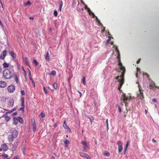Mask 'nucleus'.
<instances>
[{"label":"nucleus","instance_id":"1","mask_svg":"<svg viewBox=\"0 0 159 159\" xmlns=\"http://www.w3.org/2000/svg\"><path fill=\"white\" fill-rule=\"evenodd\" d=\"M3 76L5 79L10 80L13 77V75L11 72L8 69H6L3 71Z\"/></svg>","mask_w":159,"mask_h":159},{"label":"nucleus","instance_id":"2","mask_svg":"<svg viewBox=\"0 0 159 159\" xmlns=\"http://www.w3.org/2000/svg\"><path fill=\"white\" fill-rule=\"evenodd\" d=\"M130 98H131L129 96H127L125 94L123 93L121 96L120 100L122 102V103H124L126 106L127 104L126 101H129Z\"/></svg>","mask_w":159,"mask_h":159},{"label":"nucleus","instance_id":"3","mask_svg":"<svg viewBox=\"0 0 159 159\" xmlns=\"http://www.w3.org/2000/svg\"><path fill=\"white\" fill-rule=\"evenodd\" d=\"M115 50H116V52L117 54V58L118 59V61L119 62L118 65L120 66H122L123 65H122V63L121 62V61H120V52H119V50H118V49L117 47L116 46H115Z\"/></svg>","mask_w":159,"mask_h":159},{"label":"nucleus","instance_id":"4","mask_svg":"<svg viewBox=\"0 0 159 159\" xmlns=\"http://www.w3.org/2000/svg\"><path fill=\"white\" fill-rule=\"evenodd\" d=\"M143 91L140 88H139V93H138V97L139 98L142 100L144 97L143 94Z\"/></svg>","mask_w":159,"mask_h":159},{"label":"nucleus","instance_id":"5","mask_svg":"<svg viewBox=\"0 0 159 159\" xmlns=\"http://www.w3.org/2000/svg\"><path fill=\"white\" fill-rule=\"evenodd\" d=\"M8 91L10 93H12L15 90V87L12 84L9 85L7 88Z\"/></svg>","mask_w":159,"mask_h":159},{"label":"nucleus","instance_id":"6","mask_svg":"<svg viewBox=\"0 0 159 159\" xmlns=\"http://www.w3.org/2000/svg\"><path fill=\"white\" fill-rule=\"evenodd\" d=\"M81 143L84 146L83 148L84 151L85 152L87 151L88 149H89V148L87 142L85 141H82Z\"/></svg>","mask_w":159,"mask_h":159},{"label":"nucleus","instance_id":"7","mask_svg":"<svg viewBox=\"0 0 159 159\" xmlns=\"http://www.w3.org/2000/svg\"><path fill=\"white\" fill-rule=\"evenodd\" d=\"M79 154L82 157H85L87 159H91V157L88 154L83 153L82 152H80Z\"/></svg>","mask_w":159,"mask_h":159},{"label":"nucleus","instance_id":"8","mask_svg":"<svg viewBox=\"0 0 159 159\" xmlns=\"http://www.w3.org/2000/svg\"><path fill=\"white\" fill-rule=\"evenodd\" d=\"M117 144L118 145V151L119 153H120L123 150L122 145L120 141H118Z\"/></svg>","mask_w":159,"mask_h":159},{"label":"nucleus","instance_id":"9","mask_svg":"<svg viewBox=\"0 0 159 159\" xmlns=\"http://www.w3.org/2000/svg\"><path fill=\"white\" fill-rule=\"evenodd\" d=\"M1 148H2L3 151H7L8 149V147L6 143L2 144L1 145Z\"/></svg>","mask_w":159,"mask_h":159},{"label":"nucleus","instance_id":"10","mask_svg":"<svg viewBox=\"0 0 159 159\" xmlns=\"http://www.w3.org/2000/svg\"><path fill=\"white\" fill-rule=\"evenodd\" d=\"M18 131L17 130L14 129L12 131L11 135L13 137L16 138L18 136Z\"/></svg>","mask_w":159,"mask_h":159},{"label":"nucleus","instance_id":"11","mask_svg":"<svg viewBox=\"0 0 159 159\" xmlns=\"http://www.w3.org/2000/svg\"><path fill=\"white\" fill-rule=\"evenodd\" d=\"M7 55V52L6 50L3 51L1 54V55L0 56V59H3Z\"/></svg>","mask_w":159,"mask_h":159},{"label":"nucleus","instance_id":"12","mask_svg":"<svg viewBox=\"0 0 159 159\" xmlns=\"http://www.w3.org/2000/svg\"><path fill=\"white\" fill-rule=\"evenodd\" d=\"M88 11V12L89 15H92L93 16V18H96V19L98 21H99V20L98 19V17L95 16L94 14L92 12L91 10L89 8L88 9V10H87Z\"/></svg>","mask_w":159,"mask_h":159},{"label":"nucleus","instance_id":"13","mask_svg":"<svg viewBox=\"0 0 159 159\" xmlns=\"http://www.w3.org/2000/svg\"><path fill=\"white\" fill-rule=\"evenodd\" d=\"M32 125L33 126V131L34 132H35L36 131V125L35 124V121L34 119L33 120H32Z\"/></svg>","mask_w":159,"mask_h":159},{"label":"nucleus","instance_id":"14","mask_svg":"<svg viewBox=\"0 0 159 159\" xmlns=\"http://www.w3.org/2000/svg\"><path fill=\"white\" fill-rule=\"evenodd\" d=\"M7 86L6 83L4 81H0V87L2 88L6 87Z\"/></svg>","mask_w":159,"mask_h":159},{"label":"nucleus","instance_id":"15","mask_svg":"<svg viewBox=\"0 0 159 159\" xmlns=\"http://www.w3.org/2000/svg\"><path fill=\"white\" fill-rule=\"evenodd\" d=\"M14 145V144H13L12 143L10 144V147L12 149V150L10 149V151L12 153H13V150L15 151L16 149Z\"/></svg>","mask_w":159,"mask_h":159},{"label":"nucleus","instance_id":"16","mask_svg":"<svg viewBox=\"0 0 159 159\" xmlns=\"http://www.w3.org/2000/svg\"><path fill=\"white\" fill-rule=\"evenodd\" d=\"M119 83V85L118 87V89L120 90L123 84L124 83V80L122 79L121 80H120Z\"/></svg>","mask_w":159,"mask_h":159},{"label":"nucleus","instance_id":"17","mask_svg":"<svg viewBox=\"0 0 159 159\" xmlns=\"http://www.w3.org/2000/svg\"><path fill=\"white\" fill-rule=\"evenodd\" d=\"M14 100H10L8 102V107H13L14 104Z\"/></svg>","mask_w":159,"mask_h":159},{"label":"nucleus","instance_id":"18","mask_svg":"<svg viewBox=\"0 0 159 159\" xmlns=\"http://www.w3.org/2000/svg\"><path fill=\"white\" fill-rule=\"evenodd\" d=\"M120 69L122 71L121 73V75H123L124 76V74L125 71V67L123 66H120Z\"/></svg>","mask_w":159,"mask_h":159},{"label":"nucleus","instance_id":"19","mask_svg":"<svg viewBox=\"0 0 159 159\" xmlns=\"http://www.w3.org/2000/svg\"><path fill=\"white\" fill-rule=\"evenodd\" d=\"M63 126L65 129H68L70 132H71V129L66 124V122L65 120H64V124L63 125Z\"/></svg>","mask_w":159,"mask_h":159},{"label":"nucleus","instance_id":"20","mask_svg":"<svg viewBox=\"0 0 159 159\" xmlns=\"http://www.w3.org/2000/svg\"><path fill=\"white\" fill-rule=\"evenodd\" d=\"M123 79L124 80V76L123 75H122L121 74V75L120 76H117L116 78V80H118V81L120 82V80H121L122 79Z\"/></svg>","mask_w":159,"mask_h":159},{"label":"nucleus","instance_id":"21","mask_svg":"<svg viewBox=\"0 0 159 159\" xmlns=\"http://www.w3.org/2000/svg\"><path fill=\"white\" fill-rule=\"evenodd\" d=\"M14 77V79L15 81H16V83L18 84V78L17 77V75L16 74L14 73L13 75V76Z\"/></svg>","mask_w":159,"mask_h":159},{"label":"nucleus","instance_id":"22","mask_svg":"<svg viewBox=\"0 0 159 159\" xmlns=\"http://www.w3.org/2000/svg\"><path fill=\"white\" fill-rule=\"evenodd\" d=\"M2 156L3 159H9L10 158L7 154L5 153L2 154Z\"/></svg>","mask_w":159,"mask_h":159},{"label":"nucleus","instance_id":"23","mask_svg":"<svg viewBox=\"0 0 159 159\" xmlns=\"http://www.w3.org/2000/svg\"><path fill=\"white\" fill-rule=\"evenodd\" d=\"M44 57L45 58L46 60L47 61H49L50 56L48 52H47L46 55L44 56Z\"/></svg>","mask_w":159,"mask_h":159},{"label":"nucleus","instance_id":"24","mask_svg":"<svg viewBox=\"0 0 159 159\" xmlns=\"http://www.w3.org/2000/svg\"><path fill=\"white\" fill-rule=\"evenodd\" d=\"M15 137H13V136L11 135H9L8 136V140L9 142H12L13 141L14 138Z\"/></svg>","mask_w":159,"mask_h":159},{"label":"nucleus","instance_id":"25","mask_svg":"<svg viewBox=\"0 0 159 159\" xmlns=\"http://www.w3.org/2000/svg\"><path fill=\"white\" fill-rule=\"evenodd\" d=\"M10 64L8 63H7L6 62H4L2 64L3 67V68H7L9 67Z\"/></svg>","mask_w":159,"mask_h":159},{"label":"nucleus","instance_id":"26","mask_svg":"<svg viewBox=\"0 0 159 159\" xmlns=\"http://www.w3.org/2000/svg\"><path fill=\"white\" fill-rule=\"evenodd\" d=\"M25 61L26 65L28 66H30V63L27 57H25Z\"/></svg>","mask_w":159,"mask_h":159},{"label":"nucleus","instance_id":"27","mask_svg":"<svg viewBox=\"0 0 159 159\" xmlns=\"http://www.w3.org/2000/svg\"><path fill=\"white\" fill-rule=\"evenodd\" d=\"M85 77H82V81L84 85H85L86 84V82H85Z\"/></svg>","mask_w":159,"mask_h":159},{"label":"nucleus","instance_id":"28","mask_svg":"<svg viewBox=\"0 0 159 159\" xmlns=\"http://www.w3.org/2000/svg\"><path fill=\"white\" fill-rule=\"evenodd\" d=\"M31 4V2L29 1H28L26 3H24V6H26L28 5L30 6V5Z\"/></svg>","mask_w":159,"mask_h":159},{"label":"nucleus","instance_id":"29","mask_svg":"<svg viewBox=\"0 0 159 159\" xmlns=\"http://www.w3.org/2000/svg\"><path fill=\"white\" fill-rule=\"evenodd\" d=\"M10 54L11 56V57H13V58H15L16 57V56L15 55L14 53L12 51H11L10 52Z\"/></svg>","mask_w":159,"mask_h":159},{"label":"nucleus","instance_id":"30","mask_svg":"<svg viewBox=\"0 0 159 159\" xmlns=\"http://www.w3.org/2000/svg\"><path fill=\"white\" fill-rule=\"evenodd\" d=\"M129 141H127L126 142V146H125V152H126V151L127 149V148L129 146Z\"/></svg>","mask_w":159,"mask_h":159},{"label":"nucleus","instance_id":"31","mask_svg":"<svg viewBox=\"0 0 159 159\" xmlns=\"http://www.w3.org/2000/svg\"><path fill=\"white\" fill-rule=\"evenodd\" d=\"M61 4L60 5V7H59V10L60 11H61L62 7V5H63V3H62V1H61Z\"/></svg>","mask_w":159,"mask_h":159},{"label":"nucleus","instance_id":"32","mask_svg":"<svg viewBox=\"0 0 159 159\" xmlns=\"http://www.w3.org/2000/svg\"><path fill=\"white\" fill-rule=\"evenodd\" d=\"M19 121L20 123H23V119L21 117H18Z\"/></svg>","mask_w":159,"mask_h":159},{"label":"nucleus","instance_id":"33","mask_svg":"<svg viewBox=\"0 0 159 159\" xmlns=\"http://www.w3.org/2000/svg\"><path fill=\"white\" fill-rule=\"evenodd\" d=\"M53 88L55 89H57V83H55L53 85Z\"/></svg>","mask_w":159,"mask_h":159},{"label":"nucleus","instance_id":"34","mask_svg":"<svg viewBox=\"0 0 159 159\" xmlns=\"http://www.w3.org/2000/svg\"><path fill=\"white\" fill-rule=\"evenodd\" d=\"M104 155L107 157H109L110 155V153L109 152H106L104 153Z\"/></svg>","mask_w":159,"mask_h":159},{"label":"nucleus","instance_id":"35","mask_svg":"<svg viewBox=\"0 0 159 159\" xmlns=\"http://www.w3.org/2000/svg\"><path fill=\"white\" fill-rule=\"evenodd\" d=\"M5 120L7 121H8L10 120V118L9 117L7 116H6L5 115Z\"/></svg>","mask_w":159,"mask_h":159},{"label":"nucleus","instance_id":"36","mask_svg":"<svg viewBox=\"0 0 159 159\" xmlns=\"http://www.w3.org/2000/svg\"><path fill=\"white\" fill-rule=\"evenodd\" d=\"M34 63L35 64V65L37 66L39 64V62L36 60H34Z\"/></svg>","mask_w":159,"mask_h":159},{"label":"nucleus","instance_id":"37","mask_svg":"<svg viewBox=\"0 0 159 159\" xmlns=\"http://www.w3.org/2000/svg\"><path fill=\"white\" fill-rule=\"evenodd\" d=\"M53 14L55 16H57L58 15V13L57 11H56V10L54 11Z\"/></svg>","mask_w":159,"mask_h":159},{"label":"nucleus","instance_id":"38","mask_svg":"<svg viewBox=\"0 0 159 159\" xmlns=\"http://www.w3.org/2000/svg\"><path fill=\"white\" fill-rule=\"evenodd\" d=\"M51 74L53 76H54L56 74V72L55 70H52L51 72Z\"/></svg>","mask_w":159,"mask_h":159},{"label":"nucleus","instance_id":"39","mask_svg":"<svg viewBox=\"0 0 159 159\" xmlns=\"http://www.w3.org/2000/svg\"><path fill=\"white\" fill-rule=\"evenodd\" d=\"M16 110V108H14L12 109L11 110V111L7 112H6V114H7L8 113H11V112H12L13 111H15Z\"/></svg>","mask_w":159,"mask_h":159},{"label":"nucleus","instance_id":"40","mask_svg":"<svg viewBox=\"0 0 159 159\" xmlns=\"http://www.w3.org/2000/svg\"><path fill=\"white\" fill-rule=\"evenodd\" d=\"M45 114L43 112H42L41 113V116L42 118L44 117L45 116Z\"/></svg>","mask_w":159,"mask_h":159},{"label":"nucleus","instance_id":"41","mask_svg":"<svg viewBox=\"0 0 159 159\" xmlns=\"http://www.w3.org/2000/svg\"><path fill=\"white\" fill-rule=\"evenodd\" d=\"M21 93L22 95H25V92L24 90L21 91Z\"/></svg>","mask_w":159,"mask_h":159},{"label":"nucleus","instance_id":"42","mask_svg":"<svg viewBox=\"0 0 159 159\" xmlns=\"http://www.w3.org/2000/svg\"><path fill=\"white\" fill-rule=\"evenodd\" d=\"M43 90H44V92L45 93L47 94V91L46 89H45V87L44 86H43Z\"/></svg>","mask_w":159,"mask_h":159},{"label":"nucleus","instance_id":"43","mask_svg":"<svg viewBox=\"0 0 159 159\" xmlns=\"http://www.w3.org/2000/svg\"><path fill=\"white\" fill-rule=\"evenodd\" d=\"M109 37V39H107V41H106V44H108L109 43V42H110V39H111V38H110V37Z\"/></svg>","mask_w":159,"mask_h":159},{"label":"nucleus","instance_id":"44","mask_svg":"<svg viewBox=\"0 0 159 159\" xmlns=\"http://www.w3.org/2000/svg\"><path fill=\"white\" fill-rule=\"evenodd\" d=\"M64 142L65 143L67 144H68L70 143L69 141L67 140H66Z\"/></svg>","mask_w":159,"mask_h":159},{"label":"nucleus","instance_id":"45","mask_svg":"<svg viewBox=\"0 0 159 159\" xmlns=\"http://www.w3.org/2000/svg\"><path fill=\"white\" fill-rule=\"evenodd\" d=\"M128 111V110L127 109L126 110V111L125 112V114L124 115V116L125 117L127 115V112Z\"/></svg>","mask_w":159,"mask_h":159},{"label":"nucleus","instance_id":"46","mask_svg":"<svg viewBox=\"0 0 159 159\" xmlns=\"http://www.w3.org/2000/svg\"><path fill=\"white\" fill-rule=\"evenodd\" d=\"M155 84H150L149 85V86L152 88H153L154 87Z\"/></svg>","mask_w":159,"mask_h":159},{"label":"nucleus","instance_id":"47","mask_svg":"<svg viewBox=\"0 0 159 159\" xmlns=\"http://www.w3.org/2000/svg\"><path fill=\"white\" fill-rule=\"evenodd\" d=\"M18 144V141L16 142L15 144H14L15 147H16V149L17 148V146Z\"/></svg>","mask_w":159,"mask_h":159},{"label":"nucleus","instance_id":"48","mask_svg":"<svg viewBox=\"0 0 159 159\" xmlns=\"http://www.w3.org/2000/svg\"><path fill=\"white\" fill-rule=\"evenodd\" d=\"M21 103L24 104V98H21Z\"/></svg>","mask_w":159,"mask_h":159},{"label":"nucleus","instance_id":"49","mask_svg":"<svg viewBox=\"0 0 159 159\" xmlns=\"http://www.w3.org/2000/svg\"><path fill=\"white\" fill-rule=\"evenodd\" d=\"M20 110L22 111L23 112L24 111V107H22L20 108Z\"/></svg>","mask_w":159,"mask_h":159},{"label":"nucleus","instance_id":"50","mask_svg":"<svg viewBox=\"0 0 159 159\" xmlns=\"http://www.w3.org/2000/svg\"><path fill=\"white\" fill-rule=\"evenodd\" d=\"M15 120H18V119L14 118V120H15V122H14V124L15 125H17V122H16Z\"/></svg>","mask_w":159,"mask_h":159},{"label":"nucleus","instance_id":"51","mask_svg":"<svg viewBox=\"0 0 159 159\" xmlns=\"http://www.w3.org/2000/svg\"><path fill=\"white\" fill-rule=\"evenodd\" d=\"M118 109L119 112H121V110L120 107L119 106V107H118Z\"/></svg>","mask_w":159,"mask_h":159},{"label":"nucleus","instance_id":"52","mask_svg":"<svg viewBox=\"0 0 159 159\" xmlns=\"http://www.w3.org/2000/svg\"><path fill=\"white\" fill-rule=\"evenodd\" d=\"M32 83V84L33 85V87H35V84L34 81H33Z\"/></svg>","mask_w":159,"mask_h":159},{"label":"nucleus","instance_id":"53","mask_svg":"<svg viewBox=\"0 0 159 159\" xmlns=\"http://www.w3.org/2000/svg\"><path fill=\"white\" fill-rule=\"evenodd\" d=\"M78 92L80 94V98L82 96V95L81 93L79 91H78Z\"/></svg>","mask_w":159,"mask_h":159},{"label":"nucleus","instance_id":"54","mask_svg":"<svg viewBox=\"0 0 159 159\" xmlns=\"http://www.w3.org/2000/svg\"><path fill=\"white\" fill-rule=\"evenodd\" d=\"M152 101L154 102H157V100L155 98H153L152 100Z\"/></svg>","mask_w":159,"mask_h":159},{"label":"nucleus","instance_id":"55","mask_svg":"<svg viewBox=\"0 0 159 159\" xmlns=\"http://www.w3.org/2000/svg\"><path fill=\"white\" fill-rule=\"evenodd\" d=\"M57 126V124L56 123H55L53 125V127L54 128H56Z\"/></svg>","mask_w":159,"mask_h":159},{"label":"nucleus","instance_id":"56","mask_svg":"<svg viewBox=\"0 0 159 159\" xmlns=\"http://www.w3.org/2000/svg\"><path fill=\"white\" fill-rule=\"evenodd\" d=\"M141 59H139L138 61H137V63L139 64L140 61Z\"/></svg>","mask_w":159,"mask_h":159},{"label":"nucleus","instance_id":"57","mask_svg":"<svg viewBox=\"0 0 159 159\" xmlns=\"http://www.w3.org/2000/svg\"><path fill=\"white\" fill-rule=\"evenodd\" d=\"M106 123L107 124V125H108V119H107L106 121Z\"/></svg>","mask_w":159,"mask_h":159},{"label":"nucleus","instance_id":"58","mask_svg":"<svg viewBox=\"0 0 159 159\" xmlns=\"http://www.w3.org/2000/svg\"><path fill=\"white\" fill-rule=\"evenodd\" d=\"M152 141L153 143H156L157 142L154 139H152Z\"/></svg>","mask_w":159,"mask_h":159},{"label":"nucleus","instance_id":"59","mask_svg":"<svg viewBox=\"0 0 159 159\" xmlns=\"http://www.w3.org/2000/svg\"><path fill=\"white\" fill-rule=\"evenodd\" d=\"M30 80H31L32 82L33 81H34L33 80V79L32 78V77H30Z\"/></svg>","mask_w":159,"mask_h":159},{"label":"nucleus","instance_id":"60","mask_svg":"<svg viewBox=\"0 0 159 159\" xmlns=\"http://www.w3.org/2000/svg\"><path fill=\"white\" fill-rule=\"evenodd\" d=\"M0 4H1L2 7V8H3V5H2V2H1V0H0Z\"/></svg>","mask_w":159,"mask_h":159},{"label":"nucleus","instance_id":"61","mask_svg":"<svg viewBox=\"0 0 159 159\" xmlns=\"http://www.w3.org/2000/svg\"><path fill=\"white\" fill-rule=\"evenodd\" d=\"M89 8H88L87 6H85V9L88 10V9H89Z\"/></svg>","mask_w":159,"mask_h":159},{"label":"nucleus","instance_id":"62","mask_svg":"<svg viewBox=\"0 0 159 159\" xmlns=\"http://www.w3.org/2000/svg\"><path fill=\"white\" fill-rule=\"evenodd\" d=\"M29 77H32L31 73L30 71L29 72Z\"/></svg>","mask_w":159,"mask_h":159},{"label":"nucleus","instance_id":"63","mask_svg":"<svg viewBox=\"0 0 159 159\" xmlns=\"http://www.w3.org/2000/svg\"><path fill=\"white\" fill-rule=\"evenodd\" d=\"M109 129V127H108V125H107V130H108Z\"/></svg>","mask_w":159,"mask_h":159},{"label":"nucleus","instance_id":"64","mask_svg":"<svg viewBox=\"0 0 159 159\" xmlns=\"http://www.w3.org/2000/svg\"><path fill=\"white\" fill-rule=\"evenodd\" d=\"M51 159H55V157L53 156H52Z\"/></svg>","mask_w":159,"mask_h":159}]
</instances>
